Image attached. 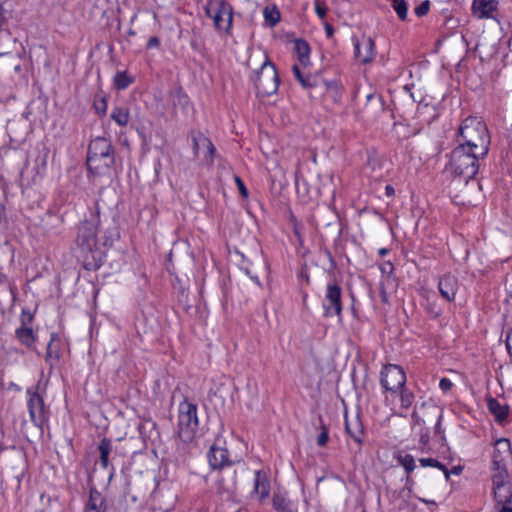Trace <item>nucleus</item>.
Listing matches in <instances>:
<instances>
[{
    "label": "nucleus",
    "mask_w": 512,
    "mask_h": 512,
    "mask_svg": "<svg viewBox=\"0 0 512 512\" xmlns=\"http://www.w3.org/2000/svg\"><path fill=\"white\" fill-rule=\"evenodd\" d=\"M385 194L388 196V197H391V196H394L395 194V189L393 186L391 185H386L385 187Z\"/></svg>",
    "instance_id": "obj_51"
},
{
    "label": "nucleus",
    "mask_w": 512,
    "mask_h": 512,
    "mask_svg": "<svg viewBox=\"0 0 512 512\" xmlns=\"http://www.w3.org/2000/svg\"><path fill=\"white\" fill-rule=\"evenodd\" d=\"M110 117L117 125L124 127L129 122V110L125 107L115 106L112 109Z\"/></svg>",
    "instance_id": "obj_27"
},
{
    "label": "nucleus",
    "mask_w": 512,
    "mask_h": 512,
    "mask_svg": "<svg viewBox=\"0 0 512 512\" xmlns=\"http://www.w3.org/2000/svg\"><path fill=\"white\" fill-rule=\"evenodd\" d=\"M190 47L192 48L193 51H195L201 55H204L205 50H206L204 44L197 38L191 39Z\"/></svg>",
    "instance_id": "obj_39"
},
{
    "label": "nucleus",
    "mask_w": 512,
    "mask_h": 512,
    "mask_svg": "<svg viewBox=\"0 0 512 512\" xmlns=\"http://www.w3.org/2000/svg\"><path fill=\"white\" fill-rule=\"evenodd\" d=\"M491 458L490 477L492 488L511 486V477L507 465L512 459V450L507 438H500L495 441Z\"/></svg>",
    "instance_id": "obj_5"
},
{
    "label": "nucleus",
    "mask_w": 512,
    "mask_h": 512,
    "mask_svg": "<svg viewBox=\"0 0 512 512\" xmlns=\"http://www.w3.org/2000/svg\"><path fill=\"white\" fill-rule=\"evenodd\" d=\"M252 494L256 495L259 500H263L269 496L270 482L265 471H255Z\"/></svg>",
    "instance_id": "obj_18"
},
{
    "label": "nucleus",
    "mask_w": 512,
    "mask_h": 512,
    "mask_svg": "<svg viewBox=\"0 0 512 512\" xmlns=\"http://www.w3.org/2000/svg\"><path fill=\"white\" fill-rule=\"evenodd\" d=\"M234 180H235V183L238 187V190H239V193L241 194V196L244 198H247L249 193H248V189L246 188L243 180L239 176H235Z\"/></svg>",
    "instance_id": "obj_41"
},
{
    "label": "nucleus",
    "mask_w": 512,
    "mask_h": 512,
    "mask_svg": "<svg viewBox=\"0 0 512 512\" xmlns=\"http://www.w3.org/2000/svg\"><path fill=\"white\" fill-rule=\"evenodd\" d=\"M93 107L95 109V112L99 116H103L106 114L107 111V101L105 97L96 98L94 100Z\"/></svg>",
    "instance_id": "obj_37"
},
{
    "label": "nucleus",
    "mask_w": 512,
    "mask_h": 512,
    "mask_svg": "<svg viewBox=\"0 0 512 512\" xmlns=\"http://www.w3.org/2000/svg\"><path fill=\"white\" fill-rule=\"evenodd\" d=\"M345 430L358 445L363 443L365 430L359 414L350 420L345 413Z\"/></svg>",
    "instance_id": "obj_19"
},
{
    "label": "nucleus",
    "mask_w": 512,
    "mask_h": 512,
    "mask_svg": "<svg viewBox=\"0 0 512 512\" xmlns=\"http://www.w3.org/2000/svg\"><path fill=\"white\" fill-rule=\"evenodd\" d=\"M127 33H128L129 36H134L135 35V31L132 30V29H129Z\"/></svg>",
    "instance_id": "obj_58"
},
{
    "label": "nucleus",
    "mask_w": 512,
    "mask_h": 512,
    "mask_svg": "<svg viewBox=\"0 0 512 512\" xmlns=\"http://www.w3.org/2000/svg\"><path fill=\"white\" fill-rule=\"evenodd\" d=\"M388 253H389V249H387V248H380V249L378 250V254H379L380 256H385V255H387Z\"/></svg>",
    "instance_id": "obj_53"
},
{
    "label": "nucleus",
    "mask_w": 512,
    "mask_h": 512,
    "mask_svg": "<svg viewBox=\"0 0 512 512\" xmlns=\"http://www.w3.org/2000/svg\"><path fill=\"white\" fill-rule=\"evenodd\" d=\"M328 440H329L328 430L325 427H323V430L317 437V444H318V446L323 447L327 444Z\"/></svg>",
    "instance_id": "obj_43"
},
{
    "label": "nucleus",
    "mask_w": 512,
    "mask_h": 512,
    "mask_svg": "<svg viewBox=\"0 0 512 512\" xmlns=\"http://www.w3.org/2000/svg\"><path fill=\"white\" fill-rule=\"evenodd\" d=\"M462 469L460 467H453L451 471H449V474L450 473H453L455 475H459L461 473Z\"/></svg>",
    "instance_id": "obj_54"
},
{
    "label": "nucleus",
    "mask_w": 512,
    "mask_h": 512,
    "mask_svg": "<svg viewBox=\"0 0 512 512\" xmlns=\"http://www.w3.org/2000/svg\"><path fill=\"white\" fill-rule=\"evenodd\" d=\"M438 289L441 296L448 302L455 299L458 290V280L455 276L446 274L439 279Z\"/></svg>",
    "instance_id": "obj_17"
},
{
    "label": "nucleus",
    "mask_w": 512,
    "mask_h": 512,
    "mask_svg": "<svg viewBox=\"0 0 512 512\" xmlns=\"http://www.w3.org/2000/svg\"><path fill=\"white\" fill-rule=\"evenodd\" d=\"M497 4L496 0H474L472 4L473 14L480 19L493 18V13L497 10Z\"/></svg>",
    "instance_id": "obj_20"
},
{
    "label": "nucleus",
    "mask_w": 512,
    "mask_h": 512,
    "mask_svg": "<svg viewBox=\"0 0 512 512\" xmlns=\"http://www.w3.org/2000/svg\"><path fill=\"white\" fill-rule=\"evenodd\" d=\"M198 407L188 398H184L178 407L177 434L183 443H191L199 426Z\"/></svg>",
    "instance_id": "obj_8"
},
{
    "label": "nucleus",
    "mask_w": 512,
    "mask_h": 512,
    "mask_svg": "<svg viewBox=\"0 0 512 512\" xmlns=\"http://www.w3.org/2000/svg\"><path fill=\"white\" fill-rule=\"evenodd\" d=\"M380 384L386 391L396 394L406 385V374L403 368L395 364L385 365L380 373Z\"/></svg>",
    "instance_id": "obj_10"
},
{
    "label": "nucleus",
    "mask_w": 512,
    "mask_h": 512,
    "mask_svg": "<svg viewBox=\"0 0 512 512\" xmlns=\"http://www.w3.org/2000/svg\"><path fill=\"white\" fill-rule=\"evenodd\" d=\"M86 162L90 174L111 177L115 164V150L111 142L104 137L92 139L88 145Z\"/></svg>",
    "instance_id": "obj_4"
},
{
    "label": "nucleus",
    "mask_w": 512,
    "mask_h": 512,
    "mask_svg": "<svg viewBox=\"0 0 512 512\" xmlns=\"http://www.w3.org/2000/svg\"><path fill=\"white\" fill-rule=\"evenodd\" d=\"M487 408L498 423H503L508 417V407L502 405L496 398L487 399Z\"/></svg>",
    "instance_id": "obj_23"
},
{
    "label": "nucleus",
    "mask_w": 512,
    "mask_h": 512,
    "mask_svg": "<svg viewBox=\"0 0 512 512\" xmlns=\"http://www.w3.org/2000/svg\"><path fill=\"white\" fill-rule=\"evenodd\" d=\"M491 143L486 124L477 117L465 118L456 135V144L476 151L478 155H487Z\"/></svg>",
    "instance_id": "obj_3"
},
{
    "label": "nucleus",
    "mask_w": 512,
    "mask_h": 512,
    "mask_svg": "<svg viewBox=\"0 0 512 512\" xmlns=\"http://www.w3.org/2000/svg\"><path fill=\"white\" fill-rule=\"evenodd\" d=\"M106 508V499L96 488H91L84 512H106Z\"/></svg>",
    "instance_id": "obj_21"
},
{
    "label": "nucleus",
    "mask_w": 512,
    "mask_h": 512,
    "mask_svg": "<svg viewBox=\"0 0 512 512\" xmlns=\"http://www.w3.org/2000/svg\"><path fill=\"white\" fill-rule=\"evenodd\" d=\"M430 312L433 313L435 317L439 316V312L434 311L433 308H430Z\"/></svg>",
    "instance_id": "obj_57"
},
{
    "label": "nucleus",
    "mask_w": 512,
    "mask_h": 512,
    "mask_svg": "<svg viewBox=\"0 0 512 512\" xmlns=\"http://www.w3.org/2000/svg\"><path fill=\"white\" fill-rule=\"evenodd\" d=\"M314 9L315 13L321 20H324L326 18L328 7L323 0H315Z\"/></svg>",
    "instance_id": "obj_36"
},
{
    "label": "nucleus",
    "mask_w": 512,
    "mask_h": 512,
    "mask_svg": "<svg viewBox=\"0 0 512 512\" xmlns=\"http://www.w3.org/2000/svg\"><path fill=\"white\" fill-rule=\"evenodd\" d=\"M147 426H149L151 429H155L156 424L153 421H146L144 423L139 424V433L143 438H145L144 430L146 429Z\"/></svg>",
    "instance_id": "obj_46"
},
{
    "label": "nucleus",
    "mask_w": 512,
    "mask_h": 512,
    "mask_svg": "<svg viewBox=\"0 0 512 512\" xmlns=\"http://www.w3.org/2000/svg\"><path fill=\"white\" fill-rule=\"evenodd\" d=\"M508 295H509V297L512 299V285H511V287L508 289Z\"/></svg>",
    "instance_id": "obj_59"
},
{
    "label": "nucleus",
    "mask_w": 512,
    "mask_h": 512,
    "mask_svg": "<svg viewBox=\"0 0 512 512\" xmlns=\"http://www.w3.org/2000/svg\"><path fill=\"white\" fill-rule=\"evenodd\" d=\"M419 463L422 467H434L444 472L446 480L449 479V470L447 467L434 458H420Z\"/></svg>",
    "instance_id": "obj_32"
},
{
    "label": "nucleus",
    "mask_w": 512,
    "mask_h": 512,
    "mask_svg": "<svg viewBox=\"0 0 512 512\" xmlns=\"http://www.w3.org/2000/svg\"><path fill=\"white\" fill-rule=\"evenodd\" d=\"M442 414H439L438 418H437V421H436V424H435V436H439L440 439L442 441L445 440V435H444V430L442 429V425H441V422H442Z\"/></svg>",
    "instance_id": "obj_42"
},
{
    "label": "nucleus",
    "mask_w": 512,
    "mask_h": 512,
    "mask_svg": "<svg viewBox=\"0 0 512 512\" xmlns=\"http://www.w3.org/2000/svg\"><path fill=\"white\" fill-rule=\"evenodd\" d=\"M396 394H399L401 408L408 410L415 401L414 393L409 390L406 385L403 388L399 389Z\"/></svg>",
    "instance_id": "obj_28"
},
{
    "label": "nucleus",
    "mask_w": 512,
    "mask_h": 512,
    "mask_svg": "<svg viewBox=\"0 0 512 512\" xmlns=\"http://www.w3.org/2000/svg\"><path fill=\"white\" fill-rule=\"evenodd\" d=\"M193 153L195 157L203 153V162L211 166L216 155V148L212 141L201 132L191 131Z\"/></svg>",
    "instance_id": "obj_13"
},
{
    "label": "nucleus",
    "mask_w": 512,
    "mask_h": 512,
    "mask_svg": "<svg viewBox=\"0 0 512 512\" xmlns=\"http://www.w3.org/2000/svg\"><path fill=\"white\" fill-rule=\"evenodd\" d=\"M323 26H324V30H325L327 38H332L333 35H334V28H333V26L330 23L326 22V21L323 23Z\"/></svg>",
    "instance_id": "obj_50"
},
{
    "label": "nucleus",
    "mask_w": 512,
    "mask_h": 512,
    "mask_svg": "<svg viewBox=\"0 0 512 512\" xmlns=\"http://www.w3.org/2000/svg\"><path fill=\"white\" fill-rule=\"evenodd\" d=\"M133 83V78L126 71H118L114 76V86L118 90H125Z\"/></svg>",
    "instance_id": "obj_29"
},
{
    "label": "nucleus",
    "mask_w": 512,
    "mask_h": 512,
    "mask_svg": "<svg viewBox=\"0 0 512 512\" xmlns=\"http://www.w3.org/2000/svg\"><path fill=\"white\" fill-rule=\"evenodd\" d=\"M325 253H326V256H327V257H328V259H329V262H330L331 268H333V269H334V268L336 267V262H335V260H334V258H333V256H332L331 252L326 251Z\"/></svg>",
    "instance_id": "obj_52"
},
{
    "label": "nucleus",
    "mask_w": 512,
    "mask_h": 512,
    "mask_svg": "<svg viewBox=\"0 0 512 512\" xmlns=\"http://www.w3.org/2000/svg\"><path fill=\"white\" fill-rule=\"evenodd\" d=\"M33 322V314L28 309H22L21 313V325H27L31 327Z\"/></svg>",
    "instance_id": "obj_40"
},
{
    "label": "nucleus",
    "mask_w": 512,
    "mask_h": 512,
    "mask_svg": "<svg viewBox=\"0 0 512 512\" xmlns=\"http://www.w3.org/2000/svg\"><path fill=\"white\" fill-rule=\"evenodd\" d=\"M292 72H293L294 77L296 78V80L299 83L301 82V79H304V77L306 75L303 71H301L299 66L296 64L292 66Z\"/></svg>",
    "instance_id": "obj_45"
},
{
    "label": "nucleus",
    "mask_w": 512,
    "mask_h": 512,
    "mask_svg": "<svg viewBox=\"0 0 512 512\" xmlns=\"http://www.w3.org/2000/svg\"><path fill=\"white\" fill-rule=\"evenodd\" d=\"M100 453V464L104 469L109 468V455L112 451V442L108 438H103L98 446Z\"/></svg>",
    "instance_id": "obj_26"
},
{
    "label": "nucleus",
    "mask_w": 512,
    "mask_h": 512,
    "mask_svg": "<svg viewBox=\"0 0 512 512\" xmlns=\"http://www.w3.org/2000/svg\"><path fill=\"white\" fill-rule=\"evenodd\" d=\"M206 15L213 19L214 26L217 30H224L227 34H231L233 23V7L225 0H220L214 12L212 9H206Z\"/></svg>",
    "instance_id": "obj_12"
},
{
    "label": "nucleus",
    "mask_w": 512,
    "mask_h": 512,
    "mask_svg": "<svg viewBox=\"0 0 512 512\" xmlns=\"http://www.w3.org/2000/svg\"><path fill=\"white\" fill-rule=\"evenodd\" d=\"M492 493L498 512H512V485L492 488Z\"/></svg>",
    "instance_id": "obj_16"
},
{
    "label": "nucleus",
    "mask_w": 512,
    "mask_h": 512,
    "mask_svg": "<svg viewBox=\"0 0 512 512\" xmlns=\"http://www.w3.org/2000/svg\"><path fill=\"white\" fill-rule=\"evenodd\" d=\"M293 50L301 65L306 67L310 64L311 48L306 40L302 38L295 39L293 41Z\"/></svg>",
    "instance_id": "obj_22"
},
{
    "label": "nucleus",
    "mask_w": 512,
    "mask_h": 512,
    "mask_svg": "<svg viewBox=\"0 0 512 512\" xmlns=\"http://www.w3.org/2000/svg\"><path fill=\"white\" fill-rule=\"evenodd\" d=\"M506 348L510 356H512V328L508 331L506 336Z\"/></svg>",
    "instance_id": "obj_48"
},
{
    "label": "nucleus",
    "mask_w": 512,
    "mask_h": 512,
    "mask_svg": "<svg viewBox=\"0 0 512 512\" xmlns=\"http://www.w3.org/2000/svg\"><path fill=\"white\" fill-rule=\"evenodd\" d=\"M319 84H320V80L316 76L311 75L309 73L306 74L304 79H301V82H300V85L305 90H311L313 88H316L319 86Z\"/></svg>",
    "instance_id": "obj_35"
},
{
    "label": "nucleus",
    "mask_w": 512,
    "mask_h": 512,
    "mask_svg": "<svg viewBox=\"0 0 512 512\" xmlns=\"http://www.w3.org/2000/svg\"><path fill=\"white\" fill-rule=\"evenodd\" d=\"M429 440H430L429 431L427 429L422 430L420 433V443L425 446L429 443Z\"/></svg>",
    "instance_id": "obj_49"
},
{
    "label": "nucleus",
    "mask_w": 512,
    "mask_h": 512,
    "mask_svg": "<svg viewBox=\"0 0 512 512\" xmlns=\"http://www.w3.org/2000/svg\"><path fill=\"white\" fill-rule=\"evenodd\" d=\"M21 70H22V68H21V65H19V64L14 67V71L16 73H19Z\"/></svg>",
    "instance_id": "obj_56"
},
{
    "label": "nucleus",
    "mask_w": 512,
    "mask_h": 512,
    "mask_svg": "<svg viewBox=\"0 0 512 512\" xmlns=\"http://www.w3.org/2000/svg\"><path fill=\"white\" fill-rule=\"evenodd\" d=\"M159 45H160V40H159V38L157 36H152L147 41V48L148 49L158 48Z\"/></svg>",
    "instance_id": "obj_47"
},
{
    "label": "nucleus",
    "mask_w": 512,
    "mask_h": 512,
    "mask_svg": "<svg viewBox=\"0 0 512 512\" xmlns=\"http://www.w3.org/2000/svg\"><path fill=\"white\" fill-rule=\"evenodd\" d=\"M250 278L256 285H258L259 287L261 286V282L258 276H250Z\"/></svg>",
    "instance_id": "obj_55"
},
{
    "label": "nucleus",
    "mask_w": 512,
    "mask_h": 512,
    "mask_svg": "<svg viewBox=\"0 0 512 512\" xmlns=\"http://www.w3.org/2000/svg\"><path fill=\"white\" fill-rule=\"evenodd\" d=\"M17 340L24 346L30 348L36 341V335L33 329L27 325H21L15 331Z\"/></svg>",
    "instance_id": "obj_25"
},
{
    "label": "nucleus",
    "mask_w": 512,
    "mask_h": 512,
    "mask_svg": "<svg viewBox=\"0 0 512 512\" xmlns=\"http://www.w3.org/2000/svg\"><path fill=\"white\" fill-rule=\"evenodd\" d=\"M387 265L390 267L391 270L393 269L392 263L388 262Z\"/></svg>",
    "instance_id": "obj_60"
},
{
    "label": "nucleus",
    "mask_w": 512,
    "mask_h": 512,
    "mask_svg": "<svg viewBox=\"0 0 512 512\" xmlns=\"http://www.w3.org/2000/svg\"><path fill=\"white\" fill-rule=\"evenodd\" d=\"M392 7L401 20H406L408 6L405 0H393Z\"/></svg>",
    "instance_id": "obj_34"
},
{
    "label": "nucleus",
    "mask_w": 512,
    "mask_h": 512,
    "mask_svg": "<svg viewBox=\"0 0 512 512\" xmlns=\"http://www.w3.org/2000/svg\"><path fill=\"white\" fill-rule=\"evenodd\" d=\"M342 289L336 281L327 284L325 297L323 300V309L325 317L337 316L342 318Z\"/></svg>",
    "instance_id": "obj_11"
},
{
    "label": "nucleus",
    "mask_w": 512,
    "mask_h": 512,
    "mask_svg": "<svg viewBox=\"0 0 512 512\" xmlns=\"http://www.w3.org/2000/svg\"><path fill=\"white\" fill-rule=\"evenodd\" d=\"M430 9V2L428 0L421 2L414 10L418 17L425 16Z\"/></svg>",
    "instance_id": "obj_38"
},
{
    "label": "nucleus",
    "mask_w": 512,
    "mask_h": 512,
    "mask_svg": "<svg viewBox=\"0 0 512 512\" xmlns=\"http://www.w3.org/2000/svg\"><path fill=\"white\" fill-rule=\"evenodd\" d=\"M354 57L362 64L370 63L375 57V42L371 37H353Z\"/></svg>",
    "instance_id": "obj_14"
},
{
    "label": "nucleus",
    "mask_w": 512,
    "mask_h": 512,
    "mask_svg": "<svg viewBox=\"0 0 512 512\" xmlns=\"http://www.w3.org/2000/svg\"><path fill=\"white\" fill-rule=\"evenodd\" d=\"M485 156L476 154L475 150L456 145L450 153V170L455 175L463 177L468 183L479 170V160Z\"/></svg>",
    "instance_id": "obj_6"
},
{
    "label": "nucleus",
    "mask_w": 512,
    "mask_h": 512,
    "mask_svg": "<svg viewBox=\"0 0 512 512\" xmlns=\"http://www.w3.org/2000/svg\"><path fill=\"white\" fill-rule=\"evenodd\" d=\"M264 19L270 27L275 26L280 21V12L276 6H267L263 11Z\"/></svg>",
    "instance_id": "obj_31"
},
{
    "label": "nucleus",
    "mask_w": 512,
    "mask_h": 512,
    "mask_svg": "<svg viewBox=\"0 0 512 512\" xmlns=\"http://www.w3.org/2000/svg\"><path fill=\"white\" fill-rule=\"evenodd\" d=\"M63 339L56 333L50 334V340L46 347L45 362L49 365L50 370L54 369L62 357Z\"/></svg>",
    "instance_id": "obj_15"
},
{
    "label": "nucleus",
    "mask_w": 512,
    "mask_h": 512,
    "mask_svg": "<svg viewBox=\"0 0 512 512\" xmlns=\"http://www.w3.org/2000/svg\"><path fill=\"white\" fill-rule=\"evenodd\" d=\"M272 504L277 512H298L297 505L283 494H274Z\"/></svg>",
    "instance_id": "obj_24"
},
{
    "label": "nucleus",
    "mask_w": 512,
    "mask_h": 512,
    "mask_svg": "<svg viewBox=\"0 0 512 512\" xmlns=\"http://www.w3.org/2000/svg\"><path fill=\"white\" fill-rule=\"evenodd\" d=\"M100 224V209L98 203L90 210V217L77 227L75 243L86 269H98L104 261L105 253L97 241V230Z\"/></svg>",
    "instance_id": "obj_1"
},
{
    "label": "nucleus",
    "mask_w": 512,
    "mask_h": 512,
    "mask_svg": "<svg viewBox=\"0 0 512 512\" xmlns=\"http://www.w3.org/2000/svg\"><path fill=\"white\" fill-rule=\"evenodd\" d=\"M453 384L452 382L450 381V379L448 378H442L440 379V382H439V388L443 391V392H448L451 388H452Z\"/></svg>",
    "instance_id": "obj_44"
},
{
    "label": "nucleus",
    "mask_w": 512,
    "mask_h": 512,
    "mask_svg": "<svg viewBox=\"0 0 512 512\" xmlns=\"http://www.w3.org/2000/svg\"><path fill=\"white\" fill-rule=\"evenodd\" d=\"M256 94L259 97H269L278 90L280 79L275 65L266 56L258 70L250 75Z\"/></svg>",
    "instance_id": "obj_7"
},
{
    "label": "nucleus",
    "mask_w": 512,
    "mask_h": 512,
    "mask_svg": "<svg viewBox=\"0 0 512 512\" xmlns=\"http://www.w3.org/2000/svg\"><path fill=\"white\" fill-rule=\"evenodd\" d=\"M26 394L30 419L35 426L42 428L50 417L49 406L44 401L45 385L42 387L39 380L37 384L27 388Z\"/></svg>",
    "instance_id": "obj_9"
},
{
    "label": "nucleus",
    "mask_w": 512,
    "mask_h": 512,
    "mask_svg": "<svg viewBox=\"0 0 512 512\" xmlns=\"http://www.w3.org/2000/svg\"><path fill=\"white\" fill-rule=\"evenodd\" d=\"M207 460L209 467L216 471H220L215 482L216 493L226 499H230L236 490L237 480L236 471L233 470L228 478H225L223 470L233 466L237 461L230 458L227 448L213 444L207 452Z\"/></svg>",
    "instance_id": "obj_2"
},
{
    "label": "nucleus",
    "mask_w": 512,
    "mask_h": 512,
    "mask_svg": "<svg viewBox=\"0 0 512 512\" xmlns=\"http://www.w3.org/2000/svg\"><path fill=\"white\" fill-rule=\"evenodd\" d=\"M189 105L190 99L188 95L181 88L178 89L173 96V106L187 111Z\"/></svg>",
    "instance_id": "obj_30"
},
{
    "label": "nucleus",
    "mask_w": 512,
    "mask_h": 512,
    "mask_svg": "<svg viewBox=\"0 0 512 512\" xmlns=\"http://www.w3.org/2000/svg\"><path fill=\"white\" fill-rule=\"evenodd\" d=\"M0 282H2V277H0Z\"/></svg>",
    "instance_id": "obj_62"
},
{
    "label": "nucleus",
    "mask_w": 512,
    "mask_h": 512,
    "mask_svg": "<svg viewBox=\"0 0 512 512\" xmlns=\"http://www.w3.org/2000/svg\"><path fill=\"white\" fill-rule=\"evenodd\" d=\"M423 502L428 503V501L423 500ZM434 503L433 501H429V504Z\"/></svg>",
    "instance_id": "obj_61"
},
{
    "label": "nucleus",
    "mask_w": 512,
    "mask_h": 512,
    "mask_svg": "<svg viewBox=\"0 0 512 512\" xmlns=\"http://www.w3.org/2000/svg\"><path fill=\"white\" fill-rule=\"evenodd\" d=\"M397 460L399 464L403 466L407 474H410L416 467L415 459L411 454H399Z\"/></svg>",
    "instance_id": "obj_33"
}]
</instances>
